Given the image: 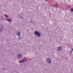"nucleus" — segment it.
<instances>
[{
	"mask_svg": "<svg viewBox=\"0 0 73 73\" xmlns=\"http://www.w3.org/2000/svg\"><path fill=\"white\" fill-rule=\"evenodd\" d=\"M35 34L36 35H37L38 36H40V33L38 32L35 31Z\"/></svg>",
	"mask_w": 73,
	"mask_h": 73,
	"instance_id": "f257e3e1",
	"label": "nucleus"
},
{
	"mask_svg": "<svg viewBox=\"0 0 73 73\" xmlns=\"http://www.w3.org/2000/svg\"><path fill=\"white\" fill-rule=\"evenodd\" d=\"M46 61L48 63H50V59L48 58L46 60Z\"/></svg>",
	"mask_w": 73,
	"mask_h": 73,
	"instance_id": "f03ea898",
	"label": "nucleus"
},
{
	"mask_svg": "<svg viewBox=\"0 0 73 73\" xmlns=\"http://www.w3.org/2000/svg\"><path fill=\"white\" fill-rule=\"evenodd\" d=\"M58 50H61V47H58Z\"/></svg>",
	"mask_w": 73,
	"mask_h": 73,
	"instance_id": "7ed1b4c3",
	"label": "nucleus"
},
{
	"mask_svg": "<svg viewBox=\"0 0 73 73\" xmlns=\"http://www.w3.org/2000/svg\"><path fill=\"white\" fill-rule=\"evenodd\" d=\"M17 35L18 36H19L20 35V33L19 32H17Z\"/></svg>",
	"mask_w": 73,
	"mask_h": 73,
	"instance_id": "20e7f679",
	"label": "nucleus"
},
{
	"mask_svg": "<svg viewBox=\"0 0 73 73\" xmlns=\"http://www.w3.org/2000/svg\"><path fill=\"white\" fill-rule=\"evenodd\" d=\"M18 56H19V57H22V55H21L20 54H19L18 55Z\"/></svg>",
	"mask_w": 73,
	"mask_h": 73,
	"instance_id": "39448f33",
	"label": "nucleus"
},
{
	"mask_svg": "<svg viewBox=\"0 0 73 73\" xmlns=\"http://www.w3.org/2000/svg\"><path fill=\"white\" fill-rule=\"evenodd\" d=\"M7 21H9V22H10L11 21V19H8V20H7Z\"/></svg>",
	"mask_w": 73,
	"mask_h": 73,
	"instance_id": "423d86ee",
	"label": "nucleus"
},
{
	"mask_svg": "<svg viewBox=\"0 0 73 73\" xmlns=\"http://www.w3.org/2000/svg\"><path fill=\"white\" fill-rule=\"evenodd\" d=\"M24 60H21V61H19V62H24Z\"/></svg>",
	"mask_w": 73,
	"mask_h": 73,
	"instance_id": "0eeeda50",
	"label": "nucleus"
},
{
	"mask_svg": "<svg viewBox=\"0 0 73 73\" xmlns=\"http://www.w3.org/2000/svg\"><path fill=\"white\" fill-rule=\"evenodd\" d=\"M71 12H73V9H71Z\"/></svg>",
	"mask_w": 73,
	"mask_h": 73,
	"instance_id": "6e6552de",
	"label": "nucleus"
},
{
	"mask_svg": "<svg viewBox=\"0 0 73 73\" xmlns=\"http://www.w3.org/2000/svg\"><path fill=\"white\" fill-rule=\"evenodd\" d=\"M5 17H7V15H5Z\"/></svg>",
	"mask_w": 73,
	"mask_h": 73,
	"instance_id": "1a4fd4ad",
	"label": "nucleus"
},
{
	"mask_svg": "<svg viewBox=\"0 0 73 73\" xmlns=\"http://www.w3.org/2000/svg\"><path fill=\"white\" fill-rule=\"evenodd\" d=\"M70 52H71V53H72V51H70Z\"/></svg>",
	"mask_w": 73,
	"mask_h": 73,
	"instance_id": "9d476101",
	"label": "nucleus"
},
{
	"mask_svg": "<svg viewBox=\"0 0 73 73\" xmlns=\"http://www.w3.org/2000/svg\"><path fill=\"white\" fill-rule=\"evenodd\" d=\"M2 18H3V17H2Z\"/></svg>",
	"mask_w": 73,
	"mask_h": 73,
	"instance_id": "9b49d317",
	"label": "nucleus"
},
{
	"mask_svg": "<svg viewBox=\"0 0 73 73\" xmlns=\"http://www.w3.org/2000/svg\"><path fill=\"white\" fill-rule=\"evenodd\" d=\"M46 0V1L47 0Z\"/></svg>",
	"mask_w": 73,
	"mask_h": 73,
	"instance_id": "f8f14e48",
	"label": "nucleus"
}]
</instances>
